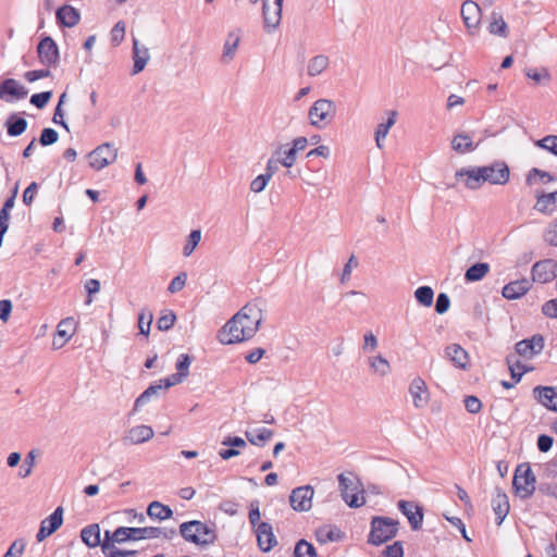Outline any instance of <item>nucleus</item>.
Wrapping results in <instances>:
<instances>
[{
	"mask_svg": "<svg viewBox=\"0 0 557 557\" xmlns=\"http://www.w3.org/2000/svg\"><path fill=\"white\" fill-rule=\"evenodd\" d=\"M458 182H463L468 189L476 190L488 183L506 185L510 180V170L505 161H495L488 165L461 168L455 173Z\"/></svg>",
	"mask_w": 557,
	"mask_h": 557,
	"instance_id": "nucleus-1",
	"label": "nucleus"
},
{
	"mask_svg": "<svg viewBox=\"0 0 557 557\" xmlns=\"http://www.w3.org/2000/svg\"><path fill=\"white\" fill-rule=\"evenodd\" d=\"M181 536L189 543L206 548L215 543L218 539L214 523L190 520L180 524Z\"/></svg>",
	"mask_w": 557,
	"mask_h": 557,
	"instance_id": "nucleus-2",
	"label": "nucleus"
},
{
	"mask_svg": "<svg viewBox=\"0 0 557 557\" xmlns=\"http://www.w3.org/2000/svg\"><path fill=\"white\" fill-rule=\"evenodd\" d=\"M262 321V310L257 304L248 302L232 318V324L240 322V334L250 339L258 332Z\"/></svg>",
	"mask_w": 557,
	"mask_h": 557,
	"instance_id": "nucleus-3",
	"label": "nucleus"
},
{
	"mask_svg": "<svg viewBox=\"0 0 557 557\" xmlns=\"http://www.w3.org/2000/svg\"><path fill=\"white\" fill-rule=\"evenodd\" d=\"M399 522L388 517H373L368 543L381 545L397 535Z\"/></svg>",
	"mask_w": 557,
	"mask_h": 557,
	"instance_id": "nucleus-4",
	"label": "nucleus"
},
{
	"mask_svg": "<svg viewBox=\"0 0 557 557\" xmlns=\"http://www.w3.org/2000/svg\"><path fill=\"white\" fill-rule=\"evenodd\" d=\"M536 479L530 463H520L515 471L512 487L521 499H529L535 492Z\"/></svg>",
	"mask_w": 557,
	"mask_h": 557,
	"instance_id": "nucleus-5",
	"label": "nucleus"
},
{
	"mask_svg": "<svg viewBox=\"0 0 557 557\" xmlns=\"http://www.w3.org/2000/svg\"><path fill=\"white\" fill-rule=\"evenodd\" d=\"M337 480L343 500L350 508H358L362 506L364 497L361 496V500H359L358 495L362 493V491L360 490V482L357 475L352 472L341 473L337 476Z\"/></svg>",
	"mask_w": 557,
	"mask_h": 557,
	"instance_id": "nucleus-6",
	"label": "nucleus"
},
{
	"mask_svg": "<svg viewBox=\"0 0 557 557\" xmlns=\"http://www.w3.org/2000/svg\"><path fill=\"white\" fill-rule=\"evenodd\" d=\"M336 114V106L330 99H318L309 109L308 116L310 124L318 128L329 125Z\"/></svg>",
	"mask_w": 557,
	"mask_h": 557,
	"instance_id": "nucleus-7",
	"label": "nucleus"
},
{
	"mask_svg": "<svg viewBox=\"0 0 557 557\" xmlns=\"http://www.w3.org/2000/svg\"><path fill=\"white\" fill-rule=\"evenodd\" d=\"M87 157L89 159V165L94 170L100 171L115 162L117 158V149L113 144L104 143L90 151Z\"/></svg>",
	"mask_w": 557,
	"mask_h": 557,
	"instance_id": "nucleus-8",
	"label": "nucleus"
},
{
	"mask_svg": "<svg viewBox=\"0 0 557 557\" xmlns=\"http://www.w3.org/2000/svg\"><path fill=\"white\" fill-rule=\"evenodd\" d=\"M482 7L479 2H462L460 14L470 35L478 33L482 21Z\"/></svg>",
	"mask_w": 557,
	"mask_h": 557,
	"instance_id": "nucleus-9",
	"label": "nucleus"
},
{
	"mask_svg": "<svg viewBox=\"0 0 557 557\" xmlns=\"http://www.w3.org/2000/svg\"><path fill=\"white\" fill-rule=\"evenodd\" d=\"M37 53L39 61L48 66V67H55L59 63V48L57 42L50 37L46 36L44 37L38 46H37Z\"/></svg>",
	"mask_w": 557,
	"mask_h": 557,
	"instance_id": "nucleus-10",
	"label": "nucleus"
},
{
	"mask_svg": "<svg viewBox=\"0 0 557 557\" xmlns=\"http://www.w3.org/2000/svg\"><path fill=\"white\" fill-rule=\"evenodd\" d=\"M532 281L541 284L549 283L557 276V261L544 259L533 264Z\"/></svg>",
	"mask_w": 557,
	"mask_h": 557,
	"instance_id": "nucleus-11",
	"label": "nucleus"
},
{
	"mask_svg": "<svg viewBox=\"0 0 557 557\" xmlns=\"http://www.w3.org/2000/svg\"><path fill=\"white\" fill-rule=\"evenodd\" d=\"M314 491L311 485H302L294 488L289 496L290 506L296 511H308L312 506Z\"/></svg>",
	"mask_w": 557,
	"mask_h": 557,
	"instance_id": "nucleus-12",
	"label": "nucleus"
},
{
	"mask_svg": "<svg viewBox=\"0 0 557 557\" xmlns=\"http://www.w3.org/2000/svg\"><path fill=\"white\" fill-rule=\"evenodd\" d=\"M399 511L407 517L413 531L420 530L423 523V508L410 500H399L397 504Z\"/></svg>",
	"mask_w": 557,
	"mask_h": 557,
	"instance_id": "nucleus-13",
	"label": "nucleus"
},
{
	"mask_svg": "<svg viewBox=\"0 0 557 557\" xmlns=\"http://www.w3.org/2000/svg\"><path fill=\"white\" fill-rule=\"evenodd\" d=\"M516 352L527 359L539 355L544 348V337L541 334H534L530 338L519 341L516 346Z\"/></svg>",
	"mask_w": 557,
	"mask_h": 557,
	"instance_id": "nucleus-14",
	"label": "nucleus"
},
{
	"mask_svg": "<svg viewBox=\"0 0 557 557\" xmlns=\"http://www.w3.org/2000/svg\"><path fill=\"white\" fill-rule=\"evenodd\" d=\"M121 529L122 531H120L117 535L123 536V543L127 541L158 539L160 533V531H158L154 527H121Z\"/></svg>",
	"mask_w": 557,
	"mask_h": 557,
	"instance_id": "nucleus-15",
	"label": "nucleus"
},
{
	"mask_svg": "<svg viewBox=\"0 0 557 557\" xmlns=\"http://www.w3.org/2000/svg\"><path fill=\"white\" fill-rule=\"evenodd\" d=\"M283 2H262V14L265 29L271 33L281 23Z\"/></svg>",
	"mask_w": 557,
	"mask_h": 557,
	"instance_id": "nucleus-16",
	"label": "nucleus"
},
{
	"mask_svg": "<svg viewBox=\"0 0 557 557\" xmlns=\"http://www.w3.org/2000/svg\"><path fill=\"white\" fill-rule=\"evenodd\" d=\"M218 339L224 345H232L248 341V338H246V334H240V322L232 324V319H230L219 331Z\"/></svg>",
	"mask_w": 557,
	"mask_h": 557,
	"instance_id": "nucleus-17",
	"label": "nucleus"
},
{
	"mask_svg": "<svg viewBox=\"0 0 557 557\" xmlns=\"http://www.w3.org/2000/svg\"><path fill=\"white\" fill-rule=\"evenodd\" d=\"M413 406L418 409L424 408L430 401V393L426 383L420 376L414 377L409 386Z\"/></svg>",
	"mask_w": 557,
	"mask_h": 557,
	"instance_id": "nucleus-18",
	"label": "nucleus"
},
{
	"mask_svg": "<svg viewBox=\"0 0 557 557\" xmlns=\"http://www.w3.org/2000/svg\"><path fill=\"white\" fill-rule=\"evenodd\" d=\"M27 95L28 89L14 78H7L0 84V99H3L8 102L11 101L9 96L20 100L26 98Z\"/></svg>",
	"mask_w": 557,
	"mask_h": 557,
	"instance_id": "nucleus-19",
	"label": "nucleus"
},
{
	"mask_svg": "<svg viewBox=\"0 0 557 557\" xmlns=\"http://www.w3.org/2000/svg\"><path fill=\"white\" fill-rule=\"evenodd\" d=\"M255 532L260 550L264 553L270 552L277 544L272 525L270 523L260 522Z\"/></svg>",
	"mask_w": 557,
	"mask_h": 557,
	"instance_id": "nucleus-20",
	"label": "nucleus"
},
{
	"mask_svg": "<svg viewBox=\"0 0 557 557\" xmlns=\"http://www.w3.org/2000/svg\"><path fill=\"white\" fill-rule=\"evenodd\" d=\"M533 395L541 405L557 412V387L536 386L533 389Z\"/></svg>",
	"mask_w": 557,
	"mask_h": 557,
	"instance_id": "nucleus-21",
	"label": "nucleus"
},
{
	"mask_svg": "<svg viewBox=\"0 0 557 557\" xmlns=\"http://www.w3.org/2000/svg\"><path fill=\"white\" fill-rule=\"evenodd\" d=\"M532 286V283L528 278H521L509 282L503 287L502 294L507 299H518L525 295Z\"/></svg>",
	"mask_w": 557,
	"mask_h": 557,
	"instance_id": "nucleus-22",
	"label": "nucleus"
},
{
	"mask_svg": "<svg viewBox=\"0 0 557 557\" xmlns=\"http://www.w3.org/2000/svg\"><path fill=\"white\" fill-rule=\"evenodd\" d=\"M492 507L496 515V524L500 525L509 512V500L507 495L498 487L495 490Z\"/></svg>",
	"mask_w": 557,
	"mask_h": 557,
	"instance_id": "nucleus-23",
	"label": "nucleus"
},
{
	"mask_svg": "<svg viewBox=\"0 0 557 557\" xmlns=\"http://www.w3.org/2000/svg\"><path fill=\"white\" fill-rule=\"evenodd\" d=\"M57 23L63 27H74L79 22V12L69 5L60 7L55 12Z\"/></svg>",
	"mask_w": 557,
	"mask_h": 557,
	"instance_id": "nucleus-24",
	"label": "nucleus"
},
{
	"mask_svg": "<svg viewBox=\"0 0 557 557\" xmlns=\"http://www.w3.org/2000/svg\"><path fill=\"white\" fill-rule=\"evenodd\" d=\"M557 190L548 194H537L534 209L544 214H552L556 209Z\"/></svg>",
	"mask_w": 557,
	"mask_h": 557,
	"instance_id": "nucleus-25",
	"label": "nucleus"
},
{
	"mask_svg": "<svg viewBox=\"0 0 557 557\" xmlns=\"http://www.w3.org/2000/svg\"><path fill=\"white\" fill-rule=\"evenodd\" d=\"M133 74L136 75L145 69L149 60L148 48L144 46L139 47L138 40L136 38L133 39Z\"/></svg>",
	"mask_w": 557,
	"mask_h": 557,
	"instance_id": "nucleus-26",
	"label": "nucleus"
},
{
	"mask_svg": "<svg viewBox=\"0 0 557 557\" xmlns=\"http://www.w3.org/2000/svg\"><path fill=\"white\" fill-rule=\"evenodd\" d=\"M153 436V430L149 425H137L132 428L127 435L125 436V441L131 444H141L149 441Z\"/></svg>",
	"mask_w": 557,
	"mask_h": 557,
	"instance_id": "nucleus-27",
	"label": "nucleus"
},
{
	"mask_svg": "<svg viewBox=\"0 0 557 557\" xmlns=\"http://www.w3.org/2000/svg\"><path fill=\"white\" fill-rule=\"evenodd\" d=\"M240 42V34L238 30L231 32L223 46V53H222V62L228 63L231 62L237 51L238 45Z\"/></svg>",
	"mask_w": 557,
	"mask_h": 557,
	"instance_id": "nucleus-28",
	"label": "nucleus"
},
{
	"mask_svg": "<svg viewBox=\"0 0 557 557\" xmlns=\"http://www.w3.org/2000/svg\"><path fill=\"white\" fill-rule=\"evenodd\" d=\"M120 531H122L121 527L116 528L113 532L104 531L103 540H100V546L106 557H110V553L117 548L115 543L123 544V536L117 535Z\"/></svg>",
	"mask_w": 557,
	"mask_h": 557,
	"instance_id": "nucleus-29",
	"label": "nucleus"
},
{
	"mask_svg": "<svg viewBox=\"0 0 557 557\" xmlns=\"http://www.w3.org/2000/svg\"><path fill=\"white\" fill-rule=\"evenodd\" d=\"M449 360L460 369H466L469 360L468 352L458 344H451L445 349Z\"/></svg>",
	"mask_w": 557,
	"mask_h": 557,
	"instance_id": "nucleus-30",
	"label": "nucleus"
},
{
	"mask_svg": "<svg viewBox=\"0 0 557 557\" xmlns=\"http://www.w3.org/2000/svg\"><path fill=\"white\" fill-rule=\"evenodd\" d=\"M81 539L83 543L89 547L95 548L100 545V527L98 523H91L81 531Z\"/></svg>",
	"mask_w": 557,
	"mask_h": 557,
	"instance_id": "nucleus-31",
	"label": "nucleus"
},
{
	"mask_svg": "<svg viewBox=\"0 0 557 557\" xmlns=\"http://www.w3.org/2000/svg\"><path fill=\"white\" fill-rule=\"evenodd\" d=\"M5 127L8 135L11 137H17L22 135L27 128V121L18 116L16 113H12L5 121Z\"/></svg>",
	"mask_w": 557,
	"mask_h": 557,
	"instance_id": "nucleus-32",
	"label": "nucleus"
},
{
	"mask_svg": "<svg viewBox=\"0 0 557 557\" xmlns=\"http://www.w3.org/2000/svg\"><path fill=\"white\" fill-rule=\"evenodd\" d=\"M147 515L151 519L165 520L173 516V510L158 500H153L148 505Z\"/></svg>",
	"mask_w": 557,
	"mask_h": 557,
	"instance_id": "nucleus-33",
	"label": "nucleus"
},
{
	"mask_svg": "<svg viewBox=\"0 0 557 557\" xmlns=\"http://www.w3.org/2000/svg\"><path fill=\"white\" fill-rule=\"evenodd\" d=\"M451 148L457 153L462 154L466 152L473 151L476 148V145H473V141L468 134L460 133V134H457L456 136H454V138L451 140Z\"/></svg>",
	"mask_w": 557,
	"mask_h": 557,
	"instance_id": "nucleus-34",
	"label": "nucleus"
},
{
	"mask_svg": "<svg viewBox=\"0 0 557 557\" xmlns=\"http://www.w3.org/2000/svg\"><path fill=\"white\" fill-rule=\"evenodd\" d=\"M247 441L256 446H263L265 442L270 441L274 432L267 428H260L255 430L253 432L246 431L245 432Z\"/></svg>",
	"mask_w": 557,
	"mask_h": 557,
	"instance_id": "nucleus-35",
	"label": "nucleus"
},
{
	"mask_svg": "<svg viewBox=\"0 0 557 557\" xmlns=\"http://www.w3.org/2000/svg\"><path fill=\"white\" fill-rule=\"evenodd\" d=\"M490 271V264L478 262L466 270L465 281L468 283L481 281Z\"/></svg>",
	"mask_w": 557,
	"mask_h": 557,
	"instance_id": "nucleus-36",
	"label": "nucleus"
},
{
	"mask_svg": "<svg viewBox=\"0 0 557 557\" xmlns=\"http://www.w3.org/2000/svg\"><path fill=\"white\" fill-rule=\"evenodd\" d=\"M330 63V59L327 55L318 54L309 60L307 73L309 76H318L320 75Z\"/></svg>",
	"mask_w": 557,
	"mask_h": 557,
	"instance_id": "nucleus-37",
	"label": "nucleus"
},
{
	"mask_svg": "<svg viewBox=\"0 0 557 557\" xmlns=\"http://www.w3.org/2000/svg\"><path fill=\"white\" fill-rule=\"evenodd\" d=\"M389 116L386 122L380 123L375 131V141L379 148H382V140L387 136L389 128L396 123V111H389Z\"/></svg>",
	"mask_w": 557,
	"mask_h": 557,
	"instance_id": "nucleus-38",
	"label": "nucleus"
},
{
	"mask_svg": "<svg viewBox=\"0 0 557 557\" xmlns=\"http://www.w3.org/2000/svg\"><path fill=\"white\" fill-rule=\"evenodd\" d=\"M317 541L321 544L339 541L342 535L336 527H322L315 531Z\"/></svg>",
	"mask_w": 557,
	"mask_h": 557,
	"instance_id": "nucleus-39",
	"label": "nucleus"
},
{
	"mask_svg": "<svg viewBox=\"0 0 557 557\" xmlns=\"http://www.w3.org/2000/svg\"><path fill=\"white\" fill-rule=\"evenodd\" d=\"M63 512L61 506L57 507L51 515L41 521L40 525H46L51 534L54 533L63 523Z\"/></svg>",
	"mask_w": 557,
	"mask_h": 557,
	"instance_id": "nucleus-40",
	"label": "nucleus"
},
{
	"mask_svg": "<svg viewBox=\"0 0 557 557\" xmlns=\"http://www.w3.org/2000/svg\"><path fill=\"white\" fill-rule=\"evenodd\" d=\"M162 384L158 381L151 385H149L135 400L134 410H138L140 407L145 406L150 401L152 396L158 395L160 391H162Z\"/></svg>",
	"mask_w": 557,
	"mask_h": 557,
	"instance_id": "nucleus-41",
	"label": "nucleus"
},
{
	"mask_svg": "<svg viewBox=\"0 0 557 557\" xmlns=\"http://www.w3.org/2000/svg\"><path fill=\"white\" fill-rule=\"evenodd\" d=\"M488 32L493 35H497L504 38L508 36L507 24L500 14L495 12L492 13V21L488 25Z\"/></svg>",
	"mask_w": 557,
	"mask_h": 557,
	"instance_id": "nucleus-42",
	"label": "nucleus"
},
{
	"mask_svg": "<svg viewBox=\"0 0 557 557\" xmlns=\"http://www.w3.org/2000/svg\"><path fill=\"white\" fill-rule=\"evenodd\" d=\"M274 156L280 159L281 164L285 168L293 166L297 159V152L292 147L287 150H283V146H280L275 150Z\"/></svg>",
	"mask_w": 557,
	"mask_h": 557,
	"instance_id": "nucleus-43",
	"label": "nucleus"
},
{
	"mask_svg": "<svg viewBox=\"0 0 557 557\" xmlns=\"http://www.w3.org/2000/svg\"><path fill=\"white\" fill-rule=\"evenodd\" d=\"M535 177H539L540 181L544 184L556 181V177L554 175H552L550 173L540 170L537 168H533L527 174V178H525L527 184L533 185L535 183Z\"/></svg>",
	"mask_w": 557,
	"mask_h": 557,
	"instance_id": "nucleus-44",
	"label": "nucleus"
},
{
	"mask_svg": "<svg viewBox=\"0 0 557 557\" xmlns=\"http://www.w3.org/2000/svg\"><path fill=\"white\" fill-rule=\"evenodd\" d=\"M294 557H317V552L311 543L301 539L295 545Z\"/></svg>",
	"mask_w": 557,
	"mask_h": 557,
	"instance_id": "nucleus-45",
	"label": "nucleus"
},
{
	"mask_svg": "<svg viewBox=\"0 0 557 557\" xmlns=\"http://www.w3.org/2000/svg\"><path fill=\"white\" fill-rule=\"evenodd\" d=\"M414 297L422 306L430 307L433 304L434 292L430 286H420L416 289Z\"/></svg>",
	"mask_w": 557,
	"mask_h": 557,
	"instance_id": "nucleus-46",
	"label": "nucleus"
},
{
	"mask_svg": "<svg viewBox=\"0 0 557 557\" xmlns=\"http://www.w3.org/2000/svg\"><path fill=\"white\" fill-rule=\"evenodd\" d=\"M175 321L176 314L172 310H164L157 320V327L159 331L166 332L173 327Z\"/></svg>",
	"mask_w": 557,
	"mask_h": 557,
	"instance_id": "nucleus-47",
	"label": "nucleus"
},
{
	"mask_svg": "<svg viewBox=\"0 0 557 557\" xmlns=\"http://www.w3.org/2000/svg\"><path fill=\"white\" fill-rule=\"evenodd\" d=\"M66 99V92L61 94L59 102L54 109L52 122L57 125L62 126L66 132H70L67 123L64 121V112L62 106Z\"/></svg>",
	"mask_w": 557,
	"mask_h": 557,
	"instance_id": "nucleus-48",
	"label": "nucleus"
},
{
	"mask_svg": "<svg viewBox=\"0 0 557 557\" xmlns=\"http://www.w3.org/2000/svg\"><path fill=\"white\" fill-rule=\"evenodd\" d=\"M153 315L150 310L143 309L138 315V329L141 335L148 336Z\"/></svg>",
	"mask_w": 557,
	"mask_h": 557,
	"instance_id": "nucleus-49",
	"label": "nucleus"
},
{
	"mask_svg": "<svg viewBox=\"0 0 557 557\" xmlns=\"http://www.w3.org/2000/svg\"><path fill=\"white\" fill-rule=\"evenodd\" d=\"M201 239V231L200 230H193L190 234L188 235L187 242L183 248V255L185 257L190 256L196 247L198 246L199 242Z\"/></svg>",
	"mask_w": 557,
	"mask_h": 557,
	"instance_id": "nucleus-50",
	"label": "nucleus"
},
{
	"mask_svg": "<svg viewBox=\"0 0 557 557\" xmlns=\"http://www.w3.org/2000/svg\"><path fill=\"white\" fill-rule=\"evenodd\" d=\"M525 75L530 79H533L536 84H542V83L543 84H547L550 81V74L547 71V69H545V67H542L541 70H539V69H529L527 71Z\"/></svg>",
	"mask_w": 557,
	"mask_h": 557,
	"instance_id": "nucleus-51",
	"label": "nucleus"
},
{
	"mask_svg": "<svg viewBox=\"0 0 557 557\" xmlns=\"http://www.w3.org/2000/svg\"><path fill=\"white\" fill-rule=\"evenodd\" d=\"M535 146L557 156V135H547L535 141Z\"/></svg>",
	"mask_w": 557,
	"mask_h": 557,
	"instance_id": "nucleus-52",
	"label": "nucleus"
},
{
	"mask_svg": "<svg viewBox=\"0 0 557 557\" xmlns=\"http://www.w3.org/2000/svg\"><path fill=\"white\" fill-rule=\"evenodd\" d=\"M370 367L375 373H379L380 375H385L389 371V363L382 356L370 358Z\"/></svg>",
	"mask_w": 557,
	"mask_h": 557,
	"instance_id": "nucleus-53",
	"label": "nucleus"
},
{
	"mask_svg": "<svg viewBox=\"0 0 557 557\" xmlns=\"http://www.w3.org/2000/svg\"><path fill=\"white\" fill-rule=\"evenodd\" d=\"M72 324V320L71 319H65V320H62L59 325H58V330H57V334L58 336L62 337L63 341L61 344H57L55 341H53V346L55 348H61L73 335V332H69L65 326L67 325H71Z\"/></svg>",
	"mask_w": 557,
	"mask_h": 557,
	"instance_id": "nucleus-54",
	"label": "nucleus"
},
{
	"mask_svg": "<svg viewBox=\"0 0 557 557\" xmlns=\"http://www.w3.org/2000/svg\"><path fill=\"white\" fill-rule=\"evenodd\" d=\"M125 37V23L119 21L111 29V44L112 46H119Z\"/></svg>",
	"mask_w": 557,
	"mask_h": 557,
	"instance_id": "nucleus-55",
	"label": "nucleus"
},
{
	"mask_svg": "<svg viewBox=\"0 0 557 557\" xmlns=\"http://www.w3.org/2000/svg\"><path fill=\"white\" fill-rule=\"evenodd\" d=\"M59 134L55 129L51 127H46L41 131L40 137H39V144L41 146H50L58 141Z\"/></svg>",
	"mask_w": 557,
	"mask_h": 557,
	"instance_id": "nucleus-56",
	"label": "nucleus"
},
{
	"mask_svg": "<svg viewBox=\"0 0 557 557\" xmlns=\"http://www.w3.org/2000/svg\"><path fill=\"white\" fill-rule=\"evenodd\" d=\"M52 97V91H42L32 95L29 102L38 109H44Z\"/></svg>",
	"mask_w": 557,
	"mask_h": 557,
	"instance_id": "nucleus-57",
	"label": "nucleus"
},
{
	"mask_svg": "<svg viewBox=\"0 0 557 557\" xmlns=\"http://www.w3.org/2000/svg\"><path fill=\"white\" fill-rule=\"evenodd\" d=\"M507 363L509 366L511 379L517 383L520 382L522 375L527 371L524 366L519 360H516V362L512 363L510 357H507Z\"/></svg>",
	"mask_w": 557,
	"mask_h": 557,
	"instance_id": "nucleus-58",
	"label": "nucleus"
},
{
	"mask_svg": "<svg viewBox=\"0 0 557 557\" xmlns=\"http://www.w3.org/2000/svg\"><path fill=\"white\" fill-rule=\"evenodd\" d=\"M191 363V358L187 354H181L177 358L175 368L176 372L184 373V377L186 379L189 375V367Z\"/></svg>",
	"mask_w": 557,
	"mask_h": 557,
	"instance_id": "nucleus-59",
	"label": "nucleus"
},
{
	"mask_svg": "<svg viewBox=\"0 0 557 557\" xmlns=\"http://www.w3.org/2000/svg\"><path fill=\"white\" fill-rule=\"evenodd\" d=\"M384 557H404L403 542L396 541L391 545H387L382 552Z\"/></svg>",
	"mask_w": 557,
	"mask_h": 557,
	"instance_id": "nucleus-60",
	"label": "nucleus"
},
{
	"mask_svg": "<svg viewBox=\"0 0 557 557\" xmlns=\"http://www.w3.org/2000/svg\"><path fill=\"white\" fill-rule=\"evenodd\" d=\"M25 546V541L18 539L11 544L3 557H22Z\"/></svg>",
	"mask_w": 557,
	"mask_h": 557,
	"instance_id": "nucleus-61",
	"label": "nucleus"
},
{
	"mask_svg": "<svg viewBox=\"0 0 557 557\" xmlns=\"http://www.w3.org/2000/svg\"><path fill=\"white\" fill-rule=\"evenodd\" d=\"M463 403H465L466 410L469 413L475 414V413H479L482 409V401L476 396H473V395L466 396Z\"/></svg>",
	"mask_w": 557,
	"mask_h": 557,
	"instance_id": "nucleus-62",
	"label": "nucleus"
},
{
	"mask_svg": "<svg viewBox=\"0 0 557 557\" xmlns=\"http://www.w3.org/2000/svg\"><path fill=\"white\" fill-rule=\"evenodd\" d=\"M543 237L548 245L557 246V219L549 223Z\"/></svg>",
	"mask_w": 557,
	"mask_h": 557,
	"instance_id": "nucleus-63",
	"label": "nucleus"
},
{
	"mask_svg": "<svg viewBox=\"0 0 557 557\" xmlns=\"http://www.w3.org/2000/svg\"><path fill=\"white\" fill-rule=\"evenodd\" d=\"M186 280H187V274L185 272L180 273L171 281V283L168 286V290L171 294L182 290L186 284Z\"/></svg>",
	"mask_w": 557,
	"mask_h": 557,
	"instance_id": "nucleus-64",
	"label": "nucleus"
}]
</instances>
